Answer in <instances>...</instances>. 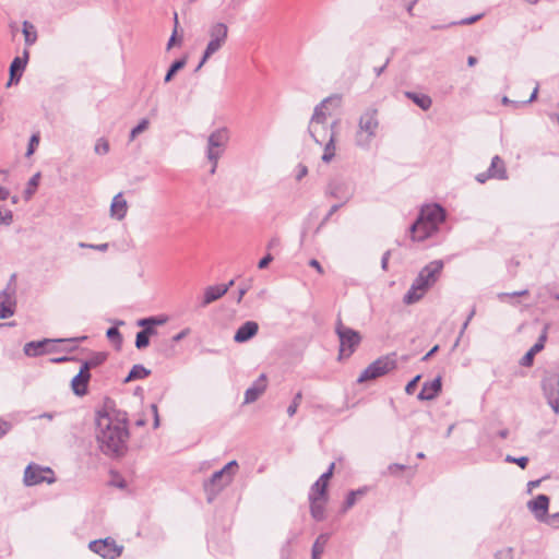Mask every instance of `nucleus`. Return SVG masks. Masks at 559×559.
Segmentation results:
<instances>
[{
  "label": "nucleus",
  "instance_id": "1",
  "mask_svg": "<svg viewBox=\"0 0 559 559\" xmlns=\"http://www.w3.org/2000/svg\"><path fill=\"white\" fill-rule=\"evenodd\" d=\"M129 431L127 414L110 409L96 415V440L105 455L120 456L127 450Z\"/></svg>",
  "mask_w": 559,
  "mask_h": 559
},
{
  "label": "nucleus",
  "instance_id": "2",
  "mask_svg": "<svg viewBox=\"0 0 559 559\" xmlns=\"http://www.w3.org/2000/svg\"><path fill=\"white\" fill-rule=\"evenodd\" d=\"M337 121H333L331 124L321 123L316 119H311L309 122V133L316 143L324 146V152L322 155V160L324 163H330L335 155V136L336 131L335 127Z\"/></svg>",
  "mask_w": 559,
  "mask_h": 559
},
{
  "label": "nucleus",
  "instance_id": "3",
  "mask_svg": "<svg viewBox=\"0 0 559 559\" xmlns=\"http://www.w3.org/2000/svg\"><path fill=\"white\" fill-rule=\"evenodd\" d=\"M230 140V131L227 127H221L212 131L207 136L205 155L212 167L210 173L216 171L218 160L224 155Z\"/></svg>",
  "mask_w": 559,
  "mask_h": 559
},
{
  "label": "nucleus",
  "instance_id": "4",
  "mask_svg": "<svg viewBox=\"0 0 559 559\" xmlns=\"http://www.w3.org/2000/svg\"><path fill=\"white\" fill-rule=\"evenodd\" d=\"M377 114L376 109H368L360 116L358 130L355 135L357 146L368 148L371 141L376 138L379 128Z\"/></svg>",
  "mask_w": 559,
  "mask_h": 559
},
{
  "label": "nucleus",
  "instance_id": "5",
  "mask_svg": "<svg viewBox=\"0 0 559 559\" xmlns=\"http://www.w3.org/2000/svg\"><path fill=\"white\" fill-rule=\"evenodd\" d=\"M335 332L340 340V358L349 357L361 341L359 332L346 326L337 320Z\"/></svg>",
  "mask_w": 559,
  "mask_h": 559
},
{
  "label": "nucleus",
  "instance_id": "6",
  "mask_svg": "<svg viewBox=\"0 0 559 559\" xmlns=\"http://www.w3.org/2000/svg\"><path fill=\"white\" fill-rule=\"evenodd\" d=\"M238 464L236 461H230L222 469L215 472L211 478L204 484L205 490L215 493L227 486L237 469Z\"/></svg>",
  "mask_w": 559,
  "mask_h": 559
},
{
  "label": "nucleus",
  "instance_id": "7",
  "mask_svg": "<svg viewBox=\"0 0 559 559\" xmlns=\"http://www.w3.org/2000/svg\"><path fill=\"white\" fill-rule=\"evenodd\" d=\"M207 34L210 41L205 48V58H211L225 45L228 36V26L223 22L212 23Z\"/></svg>",
  "mask_w": 559,
  "mask_h": 559
},
{
  "label": "nucleus",
  "instance_id": "8",
  "mask_svg": "<svg viewBox=\"0 0 559 559\" xmlns=\"http://www.w3.org/2000/svg\"><path fill=\"white\" fill-rule=\"evenodd\" d=\"M395 368V361L389 357H381L371 362L358 377V382L374 380L384 376L390 370Z\"/></svg>",
  "mask_w": 559,
  "mask_h": 559
},
{
  "label": "nucleus",
  "instance_id": "9",
  "mask_svg": "<svg viewBox=\"0 0 559 559\" xmlns=\"http://www.w3.org/2000/svg\"><path fill=\"white\" fill-rule=\"evenodd\" d=\"M542 388L549 406L555 414H559V374L547 373L542 381Z\"/></svg>",
  "mask_w": 559,
  "mask_h": 559
},
{
  "label": "nucleus",
  "instance_id": "10",
  "mask_svg": "<svg viewBox=\"0 0 559 559\" xmlns=\"http://www.w3.org/2000/svg\"><path fill=\"white\" fill-rule=\"evenodd\" d=\"M52 475L53 472L49 467L29 464L24 472V483L26 486H34L44 481L52 484L55 481Z\"/></svg>",
  "mask_w": 559,
  "mask_h": 559
},
{
  "label": "nucleus",
  "instance_id": "11",
  "mask_svg": "<svg viewBox=\"0 0 559 559\" xmlns=\"http://www.w3.org/2000/svg\"><path fill=\"white\" fill-rule=\"evenodd\" d=\"M88 548L103 557L104 559H116L122 552V546H118L114 539L105 538L93 540L90 543Z\"/></svg>",
  "mask_w": 559,
  "mask_h": 559
},
{
  "label": "nucleus",
  "instance_id": "12",
  "mask_svg": "<svg viewBox=\"0 0 559 559\" xmlns=\"http://www.w3.org/2000/svg\"><path fill=\"white\" fill-rule=\"evenodd\" d=\"M444 218V210L439 204L426 205L420 210L417 219L413 223V229L418 228L424 221L431 223L438 228V225L442 223Z\"/></svg>",
  "mask_w": 559,
  "mask_h": 559
},
{
  "label": "nucleus",
  "instance_id": "13",
  "mask_svg": "<svg viewBox=\"0 0 559 559\" xmlns=\"http://www.w3.org/2000/svg\"><path fill=\"white\" fill-rule=\"evenodd\" d=\"M16 307V290L15 286L8 284L7 287L0 292V319H8L15 312Z\"/></svg>",
  "mask_w": 559,
  "mask_h": 559
},
{
  "label": "nucleus",
  "instance_id": "14",
  "mask_svg": "<svg viewBox=\"0 0 559 559\" xmlns=\"http://www.w3.org/2000/svg\"><path fill=\"white\" fill-rule=\"evenodd\" d=\"M86 340V336L75 337V338H67V340H43V341H32L24 345V354L28 357H36L43 355L46 352V346L55 343V342H69L76 343L78 341Z\"/></svg>",
  "mask_w": 559,
  "mask_h": 559
},
{
  "label": "nucleus",
  "instance_id": "15",
  "mask_svg": "<svg viewBox=\"0 0 559 559\" xmlns=\"http://www.w3.org/2000/svg\"><path fill=\"white\" fill-rule=\"evenodd\" d=\"M429 288L430 286L428 283L423 278V276L418 275L413 282L411 288L404 295V304L413 305L419 301Z\"/></svg>",
  "mask_w": 559,
  "mask_h": 559
},
{
  "label": "nucleus",
  "instance_id": "16",
  "mask_svg": "<svg viewBox=\"0 0 559 559\" xmlns=\"http://www.w3.org/2000/svg\"><path fill=\"white\" fill-rule=\"evenodd\" d=\"M29 52L27 49H24L23 55L21 57H15L10 64V79L7 83V86H11L12 84H17L22 78V74L26 68L28 62Z\"/></svg>",
  "mask_w": 559,
  "mask_h": 559
},
{
  "label": "nucleus",
  "instance_id": "17",
  "mask_svg": "<svg viewBox=\"0 0 559 559\" xmlns=\"http://www.w3.org/2000/svg\"><path fill=\"white\" fill-rule=\"evenodd\" d=\"M341 103V98L338 96H330L324 98L319 105L316 106L312 118L318 122L328 123V118L331 116V111H329V106L334 105L337 107Z\"/></svg>",
  "mask_w": 559,
  "mask_h": 559
},
{
  "label": "nucleus",
  "instance_id": "18",
  "mask_svg": "<svg viewBox=\"0 0 559 559\" xmlns=\"http://www.w3.org/2000/svg\"><path fill=\"white\" fill-rule=\"evenodd\" d=\"M527 508L538 521H545L549 508V498L546 495H538L535 499L528 501Z\"/></svg>",
  "mask_w": 559,
  "mask_h": 559
},
{
  "label": "nucleus",
  "instance_id": "19",
  "mask_svg": "<svg viewBox=\"0 0 559 559\" xmlns=\"http://www.w3.org/2000/svg\"><path fill=\"white\" fill-rule=\"evenodd\" d=\"M259 332V324L255 321H246L241 324L234 335L236 343L242 344L250 341Z\"/></svg>",
  "mask_w": 559,
  "mask_h": 559
},
{
  "label": "nucleus",
  "instance_id": "20",
  "mask_svg": "<svg viewBox=\"0 0 559 559\" xmlns=\"http://www.w3.org/2000/svg\"><path fill=\"white\" fill-rule=\"evenodd\" d=\"M442 269L443 262L441 260H435L427 264L425 267H423L418 275L423 276V278L431 287L438 281Z\"/></svg>",
  "mask_w": 559,
  "mask_h": 559
},
{
  "label": "nucleus",
  "instance_id": "21",
  "mask_svg": "<svg viewBox=\"0 0 559 559\" xmlns=\"http://www.w3.org/2000/svg\"><path fill=\"white\" fill-rule=\"evenodd\" d=\"M91 379L88 367L81 366L79 373L72 379L71 386L74 394L82 396L87 391V384Z\"/></svg>",
  "mask_w": 559,
  "mask_h": 559
},
{
  "label": "nucleus",
  "instance_id": "22",
  "mask_svg": "<svg viewBox=\"0 0 559 559\" xmlns=\"http://www.w3.org/2000/svg\"><path fill=\"white\" fill-rule=\"evenodd\" d=\"M266 390V377L261 374L245 392V404L255 402Z\"/></svg>",
  "mask_w": 559,
  "mask_h": 559
},
{
  "label": "nucleus",
  "instance_id": "23",
  "mask_svg": "<svg viewBox=\"0 0 559 559\" xmlns=\"http://www.w3.org/2000/svg\"><path fill=\"white\" fill-rule=\"evenodd\" d=\"M547 329L548 325L544 328L543 333L540 334L537 342L531 347V349L521 358L520 364L523 367H531L534 361V356L544 349L545 342L547 340Z\"/></svg>",
  "mask_w": 559,
  "mask_h": 559
},
{
  "label": "nucleus",
  "instance_id": "24",
  "mask_svg": "<svg viewBox=\"0 0 559 559\" xmlns=\"http://www.w3.org/2000/svg\"><path fill=\"white\" fill-rule=\"evenodd\" d=\"M128 212V204L122 193H117L111 201L110 204V216L118 221H121L126 217Z\"/></svg>",
  "mask_w": 559,
  "mask_h": 559
},
{
  "label": "nucleus",
  "instance_id": "25",
  "mask_svg": "<svg viewBox=\"0 0 559 559\" xmlns=\"http://www.w3.org/2000/svg\"><path fill=\"white\" fill-rule=\"evenodd\" d=\"M440 391L441 379L437 378L430 382H425L417 397L420 401H430L433 400Z\"/></svg>",
  "mask_w": 559,
  "mask_h": 559
},
{
  "label": "nucleus",
  "instance_id": "26",
  "mask_svg": "<svg viewBox=\"0 0 559 559\" xmlns=\"http://www.w3.org/2000/svg\"><path fill=\"white\" fill-rule=\"evenodd\" d=\"M437 230L438 228L436 226L426 221L421 222L420 226L416 229H413V225L409 227L411 236L414 241H424L432 236Z\"/></svg>",
  "mask_w": 559,
  "mask_h": 559
},
{
  "label": "nucleus",
  "instance_id": "27",
  "mask_svg": "<svg viewBox=\"0 0 559 559\" xmlns=\"http://www.w3.org/2000/svg\"><path fill=\"white\" fill-rule=\"evenodd\" d=\"M228 292V286H209L204 290L203 299L201 302L202 307H206L210 304L216 301Z\"/></svg>",
  "mask_w": 559,
  "mask_h": 559
},
{
  "label": "nucleus",
  "instance_id": "28",
  "mask_svg": "<svg viewBox=\"0 0 559 559\" xmlns=\"http://www.w3.org/2000/svg\"><path fill=\"white\" fill-rule=\"evenodd\" d=\"M488 171H489V176H491L492 179H498V180H507L508 179L506 164L498 155L492 157L490 166L488 168Z\"/></svg>",
  "mask_w": 559,
  "mask_h": 559
},
{
  "label": "nucleus",
  "instance_id": "29",
  "mask_svg": "<svg viewBox=\"0 0 559 559\" xmlns=\"http://www.w3.org/2000/svg\"><path fill=\"white\" fill-rule=\"evenodd\" d=\"M344 183L340 181H332L328 187L326 193L336 199H343L342 204L346 203L350 198L352 193H345L343 191Z\"/></svg>",
  "mask_w": 559,
  "mask_h": 559
},
{
  "label": "nucleus",
  "instance_id": "30",
  "mask_svg": "<svg viewBox=\"0 0 559 559\" xmlns=\"http://www.w3.org/2000/svg\"><path fill=\"white\" fill-rule=\"evenodd\" d=\"M22 33L26 47H31L37 41V29L33 23L24 21L22 24Z\"/></svg>",
  "mask_w": 559,
  "mask_h": 559
},
{
  "label": "nucleus",
  "instance_id": "31",
  "mask_svg": "<svg viewBox=\"0 0 559 559\" xmlns=\"http://www.w3.org/2000/svg\"><path fill=\"white\" fill-rule=\"evenodd\" d=\"M405 96L408 99L413 100L423 110H428L432 105V100H431L430 96H428L426 94H418L415 92H405Z\"/></svg>",
  "mask_w": 559,
  "mask_h": 559
},
{
  "label": "nucleus",
  "instance_id": "32",
  "mask_svg": "<svg viewBox=\"0 0 559 559\" xmlns=\"http://www.w3.org/2000/svg\"><path fill=\"white\" fill-rule=\"evenodd\" d=\"M310 513L316 521H322L324 519L325 503L326 500L322 499H309Z\"/></svg>",
  "mask_w": 559,
  "mask_h": 559
},
{
  "label": "nucleus",
  "instance_id": "33",
  "mask_svg": "<svg viewBox=\"0 0 559 559\" xmlns=\"http://www.w3.org/2000/svg\"><path fill=\"white\" fill-rule=\"evenodd\" d=\"M329 540V534H320L312 545L311 559H321L325 545Z\"/></svg>",
  "mask_w": 559,
  "mask_h": 559
},
{
  "label": "nucleus",
  "instance_id": "34",
  "mask_svg": "<svg viewBox=\"0 0 559 559\" xmlns=\"http://www.w3.org/2000/svg\"><path fill=\"white\" fill-rule=\"evenodd\" d=\"M151 371L146 369L143 365H134L130 370L129 374L124 379V382H131L134 380H140L146 378Z\"/></svg>",
  "mask_w": 559,
  "mask_h": 559
},
{
  "label": "nucleus",
  "instance_id": "35",
  "mask_svg": "<svg viewBox=\"0 0 559 559\" xmlns=\"http://www.w3.org/2000/svg\"><path fill=\"white\" fill-rule=\"evenodd\" d=\"M186 64H187V57H183L181 59L174 61L164 78V82L169 83L174 79L175 74L178 71H180L181 69H183L186 67Z\"/></svg>",
  "mask_w": 559,
  "mask_h": 559
},
{
  "label": "nucleus",
  "instance_id": "36",
  "mask_svg": "<svg viewBox=\"0 0 559 559\" xmlns=\"http://www.w3.org/2000/svg\"><path fill=\"white\" fill-rule=\"evenodd\" d=\"M40 174L36 173L27 182L26 188L24 190V199L26 201L31 200L34 193L36 192L39 185Z\"/></svg>",
  "mask_w": 559,
  "mask_h": 559
},
{
  "label": "nucleus",
  "instance_id": "37",
  "mask_svg": "<svg viewBox=\"0 0 559 559\" xmlns=\"http://www.w3.org/2000/svg\"><path fill=\"white\" fill-rule=\"evenodd\" d=\"M326 489L324 486L321 485V483H318L316 481L311 488H310V492H309V499H322V500H328V496H326Z\"/></svg>",
  "mask_w": 559,
  "mask_h": 559
},
{
  "label": "nucleus",
  "instance_id": "38",
  "mask_svg": "<svg viewBox=\"0 0 559 559\" xmlns=\"http://www.w3.org/2000/svg\"><path fill=\"white\" fill-rule=\"evenodd\" d=\"M150 127L148 119L144 118L142 119L131 131L129 134V142H132L135 140V138L146 131Z\"/></svg>",
  "mask_w": 559,
  "mask_h": 559
},
{
  "label": "nucleus",
  "instance_id": "39",
  "mask_svg": "<svg viewBox=\"0 0 559 559\" xmlns=\"http://www.w3.org/2000/svg\"><path fill=\"white\" fill-rule=\"evenodd\" d=\"M167 319L164 317H148L138 321L139 326H155L166 323Z\"/></svg>",
  "mask_w": 559,
  "mask_h": 559
},
{
  "label": "nucleus",
  "instance_id": "40",
  "mask_svg": "<svg viewBox=\"0 0 559 559\" xmlns=\"http://www.w3.org/2000/svg\"><path fill=\"white\" fill-rule=\"evenodd\" d=\"M301 400H302V392L299 391V392H297L295 394V396L293 399V402L287 407V414H288L289 417H293L296 414V412H297V409H298V407L300 405Z\"/></svg>",
  "mask_w": 559,
  "mask_h": 559
},
{
  "label": "nucleus",
  "instance_id": "41",
  "mask_svg": "<svg viewBox=\"0 0 559 559\" xmlns=\"http://www.w3.org/2000/svg\"><path fill=\"white\" fill-rule=\"evenodd\" d=\"M12 223H13L12 211L0 206V225L10 226Z\"/></svg>",
  "mask_w": 559,
  "mask_h": 559
},
{
  "label": "nucleus",
  "instance_id": "42",
  "mask_svg": "<svg viewBox=\"0 0 559 559\" xmlns=\"http://www.w3.org/2000/svg\"><path fill=\"white\" fill-rule=\"evenodd\" d=\"M105 359H106V355H104L102 353H97L91 359H88L87 361L83 362L82 366L88 367V371H90L91 368H94V367L103 364L105 361Z\"/></svg>",
  "mask_w": 559,
  "mask_h": 559
},
{
  "label": "nucleus",
  "instance_id": "43",
  "mask_svg": "<svg viewBox=\"0 0 559 559\" xmlns=\"http://www.w3.org/2000/svg\"><path fill=\"white\" fill-rule=\"evenodd\" d=\"M94 151L96 154L105 155L109 152V143L104 138H100L96 141Z\"/></svg>",
  "mask_w": 559,
  "mask_h": 559
},
{
  "label": "nucleus",
  "instance_id": "44",
  "mask_svg": "<svg viewBox=\"0 0 559 559\" xmlns=\"http://www.w3.org/2000/svg\"><path fill=\"white\" fill-rule=\"evenodd\" d=\"M106 336L114 343L121 344L122 336L116 326H111L107 330Z\"/></svg>",
  "mask_w": 559,
  "mask_h": 559
},
{
  "label": "nucleus",
  "instance_id": "45",
  "mask_svg": "<svg viewBox=\"0 0 559 559\" xmlns=\"http://www.w3.org/2000/svg\"><path fill=\"white\" fill-rule=\"evenodd\" d=\"M150 344V338L142 332H138L136 333V337H135V347L138 349H143L145 347H147Z\"/></svg>",
  "mask_w": 559,
  "mask_h": 559
},
{
  "label": "nucleus",
  "instance_id": "46",
  "mask_svg": "<svg viewBox=\"0 0 559 559\" xmlns=\"http://www.w3.org/2000/svg\"><path fill=\"white\" fill-rule=\"evenodd\" d=\"M334 466L335 464L332 463L330 465V467L328 468L326 472H324L320 477L319 479L317 480L318 483H321L322 486H324L325 488H328V484H329V480L331 479V477L333 476V471H334Z\"/></svg>",
  "mask_w": 559,
  "mask_h": 559
},
{
  "label": "nucleus",
  "instance_id": "47",
  "mask_svg": "<svg viewBox=\"0 0 559 559\" xmlns=\"http://www.w3.org/2000/svg\"><path fill=\"white\" fill-rule=\"evenodd\" d=\"M506 462L518 464L521 468L524 469L527 466L528 457H526V456L514 457L512 455H507Z\"/></svg>",
  "mask_w": 559,
  "mask_h": 559
},
{
  "label": "nucleus",
  "instance_id": "48",
  "mask_svg": "<svg viewBox=\"0 0 559 559\" xmlns=\"http://www.w3.org/2000/svg\"><path fill=\"white\" fill-rule=\"evenodd\" d=\"M38 144H39V134H33L29 139L26 156H31L35 152V148Z\"/></svg>",
  "mask_w": 559,
  "mask_h": 559
},
{
  "label": "nucleus",
  "instance_id": "49",
  "mask_svg": "<svg viewBox=\"0 0 559 559\" xmlns=\"http://www.w3.org/2000/svg\"><path fill=\"white\" fill-rule=\"evenodd\" d=\"M528 295L527 289L519 290V292H512V293H500L498 294V298L500 300H504L507 297H522Z\"/></svg>",
  "mask_w": 559,
  "mask_h": 559
},
{
  "label": "nucleus",
  "instance_id": "50",
  "mask_svg": "<svg viewBox=\"0 0 559 559\" xmlns=\"http://www.w3.org/2000/svg\"><path fill=\"white\" fill-rule=\"evenodd\" d=\"M361 493L360 491H350L345 500V509L352 508L356 503V496Z\"/></svg>",
  "mask_w": 559,
  "mask_h": 559
},
{
  "label": "nucleus",
  "instance_id": "51",
  "mask_svg": "<svg viewBox=\"0 0 559 559\" xmlns=\"http://www.w3.org/2000/svg\"><path fill=\"white\" fill-rule=\"evenodd\" d=\"M419 380H420V376L418 374L406 384L405 392L407 394H413L415 392V389H416Z\"/></svg>",
  "mask_w": 559,
  "mask_h": 559
},
{
  "label": "nucleus",
  "instance_id": "52",
  "mask_svg": "<svg viewBox=\"0 0 559 559\" xmlns=\"http://www.w3.org/2000/svg\"><path fill=\"white\" fill-rule=\"evenodd\" d=\"M11 424L0 418V438L5 436L11 430Z\"/></svg>",
  "mask_w": 559,
  "mask_h": 559
},
{
  "label": "nucleus",
  "instance_id": "53",
  "mask_svg": "<svg viewBox=\"0 0 559 559\" xmlns=\"http://www.w3.org/2000/svg\"><path fill=\"white\" fill-rule=\"evenodd\" d=\"M483 16V14H477V15H473L471 17H466V19H463L459 22V24L461 25H471L475 22H477L478 20H480Z\"/></svg>",
  "mask_w": 559,
  "mask_h": 559
},
{
  "label": "nucleus",
  "instance_id": "54",
  "mask_svg": "<svg viewBox=\"0 0 559 559\" xmlns=\"http://www.w3.org/2000/svg\"><path fill=\"white\" fill-rule=\"evenodd\" d=\"M273 261V257L272 254L267 253L265 257H263L259 263H258V267L259 269H265L271 262Z\"/></svg>",
  "mask_w": 559,
  "mask_h": 559
},
{
  "label": "nucleus",
  "instance_id": "55",
  "mask_svg": "<svg viewBox=\"0 0 559 559\" xmlns=\"http://www.w3.org/2000/svg\"><path fill=\"white\" fill-rule=\"evenodd\" d=\"M177 24H178L177 13H175V31L168 40L167 49H170L176 41Z\"/></svg>",
  "mask_w": 559,
  "mask_h": 559
},
{
  "label": "nucleus",
  "instance_id": "56",
  "mask_svg": "<svg viewBox=\"0 0 559 559\" xmlns=\"http://www.w3.org/2000/svg\"><path fill=\"white\" fill-rule=\"evenodd\" d=\"M496 559H513L511 549L498 551Z\"/></svg>",
  "mask_w": 559,
  "mask_h": 559
},
{
  "label": "nucleus",
  "instance_id": "57",
  "mask_svg": "<svg viewBox=\"0 0 559 559\" xmlns=\"http://www.w3.org/2000/svg\"><path fill=\"white\" fill-rule=\"evenodd\" d=\"M190 333V329L189 328H186L183 329L182 331H180L179 333H177L174 337H173V341L174 342H180L181 340H183L187 335H189Z\"/></svg>",
  "mask_w": 559,
  "mask_h": 559
},
{
  "label": "nucleus",
  "instance_id": "58",
  "mask_svg": "<svg viewBox=\"0 0 559 559\" xmlns=\"http://www.w3.org/2000/svg\"><path fill=\"white\" fill-rule=\"evenodd\" d=\"M390 255H391V251L388 250L383 253L382 255V259H381V267L382 270L386 271L388 270V263H389V259H390Z\"/></svg>",
  "mask_w": 559,
  "mask_h": 559
},
{
  "label": "nucleus",
  "instance_id": "59",
  "mask_svg": "<svg viewBox=\"0 0 559 559\" xmlns=\"http://www.w3.org/2000/svg\"><path fill=\"white\" fill-rule=\"evenodd\" d=\"M405 465L394 463L389 465L388 469L391 474H396L397 472L405 469Z\"/></svg>",
  "mask_w": 559,
  "mask_h": 559
},
{
  "label": "nucleus",
  "instance_id": "60",
  "mask_svg": "<svg viewBox=\"0 0 559 559\" xmlns=\"http://www.w3.org/2000/svg\"><path fill=\"white\" fill-rule=\"evenodd\" d=\"M309 265L311 267H314L318 271V273H320V274L324 273L323 267L321 266L320 262L317 259H311L309 261Z\"/></svg>",
  "mask_w": 559,
  "mask_h": 559
},
{
  "label": "nucleus",
  "instance_id": "61",
  "mask_svg": "<svg viewBox=\"0 0 559 559\" xmlns=\"http://www.w3.org/2000/svg\"><path fill=\"white\" fill-rule=\"evenodd\" d=\"M488 179H492L491 176H489V171L488 170L486 173H481V174H478L476 176V180L479 183H485Z\"/></svg>",
  "mask_w": 559,
  "mask_h": 559
},
{
  "label": "nucleus",
  "instance_id": "62",
  "mask_svg": "<svg viewBox=\"0 0 559 559\" xmlns=\"http://www.w3.org/2000/svg\"><path fill=\"white\" fill-rule=\"evenodd\" d=\"M308 174V169L306 166L304 165H300L299 166V169H298V173L296 175V179L299 181L301 180L306 175Z\"/></svg>",
  "mask_w": 559,
  "mask_h": 559
},
{
  "label": "nucleus",
  "instance_id": "63",
  "mask_svg": "<svg viewBox=\"0 0 559 559\" xmlns=\"http://www.w3.org/2000/svg\"><path fill=\"white\" fill-rule=\"evenodd\" d=\"M108 243H99V245H88L90 249L98 250L105 252L108 250Z\"/></svg>",
  "mask_w": 559,
  "mask_h": 559
},
{
  "label": "nucleus",
  "instance_id": "64",
  "mask_svg": "<svg viewBox=\"0 0 559 559\" xmlns=\"http://www.w3.org/2000/svg\"><path fill=\"white\" fill-rule=\"evenodd\" d=\"M342 205H343L342 203H341V204H334V205L330 209V211H329V213L326 214V216L324 217L323 223H325L326 221H329V219H330V217H331V216H332V215H333V214H334V213H335V212H336V211H337Z\"/></svg>",
  "mask_w": 559,
  "mask_h": 559
}]
</instances>
